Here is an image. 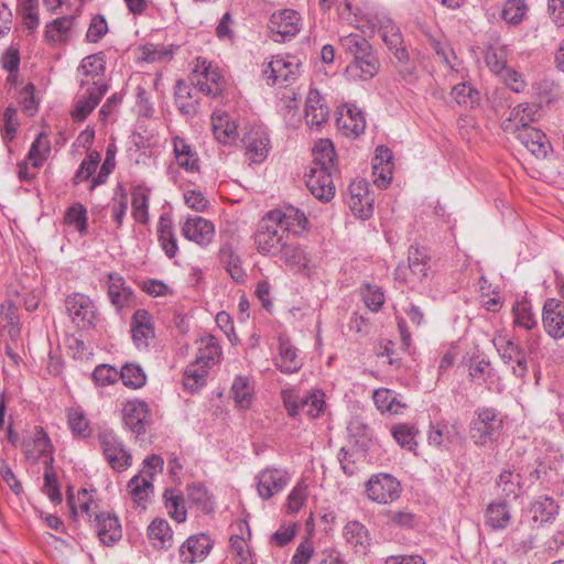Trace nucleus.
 I'll return each mask as SVG.
<instances>
[{
    "label": "nucleus",
    "instance_id": "obj_24",
    "mask_svg": "<svg viewBox=\"0 0 564 564\" xmlns=\"http://www.w3.org/2000/svg\"><path fill=\"white\" fill-rule=\"evenodd\" d=\"M213 546L214 541L207 534L192 535L181 545L180 560L183 564H194L197 561H203Z\"/></svg>",
    "mask_w": 564,
    "mask_h": 564
},
{
    "label": "nucleus",
    "instance_id": "obj_2",
    "mask_svg": "<svg viewBox=\"0 0 564 564\" xmlns=\"http://www.w3.org/2000/svg\"><path fill=\"white\" fill-rule=\"evenodd\" d=\"M194 88H197L202 94L210 98L221 96L226 80L217 66L205 57H197L191 74L188 75Z\"/></svg>",
    "mask_w": 564,
    "mask_h": 564
},
{
    "label": "nucleus",
    "instance_id": "obj_9",
    "mask_svg": "<svg viewBox=\"0 0 564 564\" xmlns=\"http://www.w3.org/2000/svg\"><path fill=\"white\" fill-rule=\"evenodd\" d=\"M105 73L106 56L104 52L86 56L77 67L79 88L83 90L85 87L100 88V86H108L105 80Z\"/></svg>",
    "mask_w": 564,
    "mask_h": 564
},
{
    "label": "nucleus",
    "instance_id": "obj_25",
    "mask_svg": "<svg viewBox=\"0 0 564 564\" xmlns=\"http://www.w3.org/2000/svg\"><path fill=\"white\" fill-rule=\"evenodd\" d=\"M214 234V224L200 216L188 217L182 226L184 238L202 247L213 241Z\"/></svg>",
    "mask_w": 564,
    "mask_h": 564
},
{
    "label": "nucleus",
    "instance_id": "obj_45",
    "mask_svg": "<svg viewBox=\"0 0 564 564\" xmlns=\"http://www.w3.org/2000/svg\"><path fill=\"white\" fill-rule=\"evenodd\" d=\"M163 499L169 516L178 523L184 522L187 511L183 494L173 488H167L163 494Z\"/></svg>",
    "mask_w": 564,
    "mask_h": 564
},
{
    "label": "nucleus",
    "instance_id": "obj_46",
    "mask_svg": "<svg viewBox=\"0 0 564 564\" xmlns=\"http://www.w3.org/2000/svg\"><path fill=\"white\" fill-rule=\"evenodd\" d=\"M529 11L525 0H506L502 4L500 18L510 26H518L523 22Z\"/></svg>",
    "mask_w": 564,
    "mask_h": 564
},
{
    "label": "nucleus",
    "instance_id": "obj_32",
    "mask_svg": "<svg viewBox=\"0 0 564 564\" xmlns=\"http://www.w3.org/2000/svg\"><path fill=\"white\" fill-rule=\"evenodd\" d=\"M392 151L386 145H379L376 149L373 159V174L378 175L375 178V184L380 188H387L392 178Z\"/></svg>",
    "mask_w": 564,
    "mask_h": 564
},
{
    "label": "nucleus",
    "instance_id": "obj_49",
    "mask_svg": "<svg viewBox=\"0 0 564 564\" xmlns=\"http://www.w3.org/2000/svg\"><path fill=\"white\" fill-rule=\"evenodd\" d=\"M313 164L311 167H325V170L337 171L335 167V149L329 140H319L313 149Z\"/></svg>",
    "mask_w": 564,
    "mask_h": 564
},
{
    "label": "nucleus",
    "instance_id": "obj_55",
    "mask_svg": "<svg viewBox=\"0 0 564 564\" xmlns=\"http://www.w3.org/2000/svg\"><path fill=\"white\" fill-rule=\"evenodd\" d=\"M391 434L395 442L404 449L413 452L417 445L416 436L419 431L414 425L401 423L392 426Z\"/></svg>",
    "mask_w": 564,
    "mask_h": 564
},
{
    "label": "nucleus",
    "instance_id": "obj_28",
    "mask_svg": "<svg viewBox=\"0 0 564 564\" xmlns=\"http://www.w3.org/2000/svg\"><path fill=\"white\" fill-rule=\"evenodd\" d=\"M257 489L262 499H270L282 491L288 484L286 473L276 468H267L257 476Z\"/></svg>",
    "mask_w": 564,
    "mask_h": 564
},
{
    "label": "nucleus",
    "instance_id": "obj_39",
    "mask_svg": "<svg viewBox=\"0 0 564 564\" xmlns=\"http://www.w3.org/2000/svg\"><path fill=\"white\" fill-rule=\"evenodd\" d=\"M558 505L550 496H540L536 498L530 508L532 520L539 522L541 525L552 523L558 514Z\"/></svg>",
    "mask_w": 564,
    "mask_h": 564
},
{
    "label": "nucleus",
    "instance_id": "obj_16",
    "mask_svg": "<svg viewBox=\"0 0 564 564\" xmlns=\"http://www.w3.org/2000/svg\"><path fill=\"white\" fill-rule=\"evenodd\" d=\"M217 257L221 267L232 281L237 284H243L246 282L247 271L242 265L241 257L232 239L221 240Z\"/></svg>",
    "mask_w": 564,
    "mask_h": 564
},
{
    "label": "nucleus",
    "instance_id": "obj_23",
    "mask_svg": "<svg viewBox=\"0 0 564 564\" xmlns=\"http://www.w3.org/2000/svg\"><path fill=\"white\" fill-rule=\"evenodd\" d=\"M329 118V108L317 89L308 90L305 101V121L311 129L319 130Z\"/></svg>",
    "mask_w": 564,
    "mask_h": 564
},
{
    "label": "nucleus",
    "instance_id": "obj_53",
    "mask_svg": "<svg viewBox=\"0 0 564 564\" xmlns=\"http://www.w3.org/2000/svg\"><path fill=\"white\" fill-rule=\"evenodd\" d=\"M119 379L129 389H140L147 382V375L143 368L137 362H127L119 370Z\"/></svg>",
    "mask_w": 564,
    "mask_h": 564
},
{
    "label": "nucleus",
    "instance_id": "obj_19",
    "mask_svg": "<svg viewBox=\"0 0 564 564\" xmlns=\"http://www.w3.org/2000/svg\"><path fill=\"white\" fill-rule=\"evenodd\" d=\"M336 171L325 170V167H311L305 174L306 186L310 192L321 202H329L335 195L333 184V174Z\"/></svg>",
    "mask_w": 564,
    "mask_h": 564
},
{
    "label": "nucleus",
    "instance_id": "obj_54",
    "mask_svg": "<svg viewBox=\"0 0 564 564\" xmlns=\"http://www.w3.org/2000/svg\"><path fill=\"white\" fill-rule=\"evenodd\" d=\"M50 153V140L44 132H41L31 144L28 153V160L31 162L32 167L37 169L43 165Z\"/></svg>",
    "mask_w": 564,
    "mask_h": 564
},
{
    "label": "nucleus",
    "instance_id": "obj_36",
    "mask_svg": "<svg viewBox=\"0 0 564 564\" xmlns=\"http://www.w3.org/2000/svg\"><path fill=\"white\" fill-rule=\"evenodd\" d=\"M275 365L283 373L297 372L302 367L297 349L288 337H279V359Z\"/></svg>",
    "mask_w": 564,
    "mask_h": 564
},
{
    "label": "nucleus",
    "instance_id": "obj_47",
    "mask_svg": "<svg viewBox=\"0 0 564 564\" xmlns=\"http://www.w3.org/2000/svg\"><path fill=\"white\" fill-rule=\"evenodd\" d=\"M209 368L210 367L202 362H197V360L189 364L183 376L184 387L191 392H194L205 386Z\"/></svg>",
    "mask_w": 564,
    "mask_h": 564
},
{
    "label": "nucleus",
    "instance_id": "obj_61",
    "mask_svg": "<svg viewBox=\"0 0 564 564\" xmlns=\"http://www.w3.org/2000/svg\"><path fill=\"white\" fill-rule=\"evenodd\" d=\"M128 209V195L124 188L119 185L115 192V196L111 203V217L116 224V228H121L123 218Z\"/></svg>",
    "mask_w": 564,
    "mask_h": 564
},
{
    "label": "nucleus",
    "instance_id": "obj_60",
    "mask_svg": "<svg viewBox=\"0 0 564 564\" xmlns=\"http://www.w3.org/2000/svg\"><path fill=\"white\" fill-rule=\"evenodd\" d=\"M452 97L460 106L473 108L479 102V91L468 83H459L452 88Z\"/></svg>",
    "mask_w": 564,
    "mask_h": 564
},
{
    "label": "nucleus",
    "instance_id": "obj_51",
    "mask_svg": "<svg viewBox=\"0 0 564 564\" xmlns=\"http://www.w3.org/2000/svg\"><path fill=\"white\" fill-rule=\"evenodd\" d=\"M231 394L239 409H249L253 400V388L249 378L237 376L231 386Z\"/></svg>",
    "mask_w": 564,
    "mask_h": 564
},
{
    "label": "nucleus",
    "instance_id": "obj_62",
    "mask_svg": "<svg viewBox=\"0 0 564 564\" xmlns=\"http://www.w3.org/2000/svg\"><path fill=\"white\" fill-rule=\"evenodd\" d=\"M512 312L514 315V324L523 327L524 329H532L536 325V319L531 311V304L528 301L517 302Z\"/></svg>",
    "mask_w": 564,
    "mask_h": 564
},
{
    "label": "nucleus",
    "instance_id": "obj_63",
    "mask_svg": "<svg viewBox=\"0 0 564 564\" xmlns=\"http://www.w3.org/2000/svg\"><path fill=\"white\" fill-rule=\"evenodd\" d=\"M325 394L316 390L311 394L302 398V411L305 412L310 417H318L325 409Z\"/></svg>",
    "mask_w": 564,
    "mask_h": 564
},
{
    "label": "nucleus",
    "instance_id": "obj_52",
    "mask_svg": "<svg viewBox=\"0 0 564 564\" xmlns=\"http://www.w3.org/2000/svg\"><path fill=\"white\" fill-rule=\"evenodd\" d=\"M187 498L192 505L204 513H210L214 511L215 502L213 496L203 484L188 485Z\"/></svg>",
    "mask_w": 564,
    "mask_h": 564
},
{
    "label": "nucleus",
    "instance_id": "obj_4",
    "mask_svg": "<svg viewBox=\"0 0 564 564\" xmlns=\"http://www.w3.org/2000/svg\"><path fill=\"white\" fill-rule=\"evenodd\" d=\"M470 423V437L477 445L494 442L502 429V419L494 408H480Z\"/></svg>",
    "mask_w": 564,
    "mask_h": 564
},
{
    "label": "nucleus",
    "instance_id": "obj_20",
    "mask_svg": "<svg viewBox=\"0 0 564 564\" xmlns=\"http://www.w3.org/2000/svg\"><path fill=\"white\" fill-rule=\"evenodd\" d=\"M108 89L109 86H100V88L85 87L83 90L79 88L75 99L74 109L70 112L74 121H84L98 106Z\"/></svg>",
    "mask_w": 564,
    "mask_h": 564
},
{
    "label": "nucleus",
    "instance_id": "obj_58",
    "mask_svg": "<svg viewBox=\"0 0 564 564\" xmlns=\"http://www.w3.org/2000/svg\"><path fill=\"white\" fill-rule=\"evenodd\" d=\"M18 13L30 32H34L40 24L39 0H18Z\"/></svg>",
    "mask_w": 564,
    "mask_h": 564
},
{
    "label": "nucleus",
    "instance_id": "obj_33",
    "mask_svg": "<svg viewBox=\"0 0 564 564\" xmlns=\"http://www.w3.org/2000/svg\"><path fill=\"white\" fill-rule=\"evenodd\" d=\"M212 126L215 138L224 145L236 142L238 138V124L231 120L227 112H214Z\"/></svg>",
    "mask_w": 564,
    "mask_h": 564
},
{
    "label": "nucleus",
    "instance_id": "obj_48",
    "mask_svg": "<svg viewBox=\"0 0 564 564\" xmlns=\"http://www.w3.org/2000/svg\"><path fill=\"white\" fill-rule=\"evenodd\" d=\"M221 348L215 336H207L200 339L195 360L208 367L214 366L220 360Z\"/></svg>",
    "mask_w": 564,
    "mask_h": 564
},
{
    "label": "nucleus",
    "instance_id": "obj_10",
    "mask_svg": "<svg viewBox=\"0 0 564 564\" xmlns=\"http://www.w3.org/2000/svg\"><path fill=\"white\" fill-rule=\"evenodd\" d=\"M245 155L252 164L262 163L270 150V139L267 130L260 126H252L246 130L241 138Z\"/></svg>",
    "mask_w": 564,
    "mask_h": 564
},
{
    "label": "nucleus",
    "instance_id": "obj_18",
    "mask_svg": "<svg viewBox=\"0 0 564 564\" xmlns=\"http://www.w3.org/2000/svg\"><path fill=\"white\" fill-rule=\"evenodd\" d=\"M269 28L281 35V40L288 41L294 37L302 29L301 14L293 9H283L271 14Z\"/></svg>",
    "mask_w": 564,
    "mask_h": 564
},
{
    "label": "nucleus",
    "instance_id": "obj_34",
    "mask_svg": "<svg viewBox=\"0 0 564 564\" xmlns=\"http://www.w3.org/2000/svg\"><path fill=\"white\" fill-rule=\"evenodd\" d=\"M158 240L169 259H173L178 253L177 239L173 229V220L169 214H162L158 223Z\"/></svg>",
    "mask_w": 564,
    "mask_h": 564
},
{
    "label": "nucleus",
    "instance_id": "obj_21",
    "mask_svg": "<svg viewBox=\"0 0 564 564\" xmlns=\"http://www.w3.org/2000/svg\"><path fill=\"white\" fill-rule=\"evenodd\" d=\"M379 34L397 62L408 61V47L404 44L403 34L390 18L380 20Z\"/></svg>",
    "mask_w": 564,
    "mask_h": 564
},
{
    "label": "nucleus",
    "instance_id": "obj_26",
    "mask_svg": "<svg viewBox=\"0 0 564 564\" xmlns=\"http://www.w3.org/2000/svg\"><path fill=\"white\" fill-rule=\"evenodd\" d=\"M516 138L538 159H543L547 155L551 143L546 134L536 128L524 127L517 129Z\"/></svg>",
    "mask_w": 564,
    "mask_h": 564
},
{
    "label": "nucleus",
    "instance_id": "obj_42",
    "mask_svg": "<svg viewBox=\"0 0 564 564\" xmlns=\"http://www.w3.org/2000/svg\"><path fill=\"white\" fill-rule=\"evenodd\" d=\"M148 538L155 549L171 547L173 532L169 522L164 519H154L148 527Z\"/></svg>",
    "mask_w": 564,
    "mask_h": 564
},
{
    "label": "nucleus",
    "instance_id": "obj_56",
    "mask_svg": "<svg viewBox=\"0 0 564 564\" xmlns=\"http://www.w3.org/2000/svg\"><path fill=\"white\" fill-rule=\"evenodd\" d=\"M522 469L514 473L511 469H503L498 478L497 485L501 487L506 497L518 498L522 489Z\"/></svg>",
    "mask_w": 564,
    "mask_h": 564
},
{
    "label": "nucleus",
    "instance_id": "obj_30",
    "mask_svg": "<svg viewBox=\"0 0 564 564\" xmlns=\"http://www.w3.org/2000/svg\"><path fill=\"white\" fill-rule=\"evenodd\" d=\"M95 529L105 545H112L122 536V530L117 517L108 512H100L95 516Z\"/></svg>",
    "mask_w": 564,
    "mask_h": 564
},
{
    "label": "nucleus",
    "instance_id": "obj_40",
    "mask_svg": "<svg viewBox=\"0 0 564 564\" xmlns=\"http://www.w3.org/2000/svg\"><path fill=\"white\" fill-rule=\"evenodd\" d=\"M511 521L508 503L505 501L491 502L485 510V524L494 531L506 529Z\"/></svg>",
    "mask_w": 564,
    "mask_h": 564
},
{
    "label": "nucleus",
    "instance_id": "obj_50",
    "mask_svg": "<svg viewBox=\"0 0 564 564\" xmlns=\"http://www.w3.org/2000/svg\"><path fill=\"white\" fill-rule=\"evenodd\" d=\"M510 50L506 45H489L485 51V62L489 69L500 75L508 68Z\"/></svg>",
    "mask_w": 564,
    "mask_h": 564
},
{
    "label": "nucleus",
    "instance_id": "obj_15",
    "mask_svg": "<svg viewBox=\"0 0 564 564\" xmlns=\"http://www.w3.org/2000/svg\"><path fill=\"white\" fill-rule=\"evenodd\" d=\"M268 214L269 220L273 219L289 238L291 235H300L306 230L308 225L305 214L293 206L272 209Z\"/></svg>",
    "mask_w": 564,
    "mask_h": 564
},
{
    "label": "nucleus",
    "instance_id": "obj_37",
    "mask_svg": "<svg viewBox=\"0 0 564 564\" xmlns=\"http://www.w3.org/2000/svg\"><path fill=\"white\" fill-rule=\"evenodd\" d=\"M344 538L355 553L367 554L370 546L368 529L359 521H349L344 527Z\"/></svg>",
    "mask_w": 564,
    "mask_h": 564
},
{
    "label": "nucleus",
    "instance_id": "obj_31",
    "mask_svg": "<svg viewBox=\"0 0 564 564\" xmlns=\"http://www.w3.org/2000/svg\"><path fill=\"white\" fill-rule=\"evenodd\" d=\"M173 153L180 167L189 173L200 171L199 156L186 139L175 135L172 139Z\"/></svg>",
    "mask_w": 564,
    "mask_h": 564
},
{
    "label": "nucleus",
    "instance_id": "obj_27",
    "mask_svg": "<svg viewBox=\"0 0 564 564\" xmlns=\"http://www.w3.org/2000/svg\"><path fill=\"white\" fill-rule=\"evenodd\" d=\"M107 295L110 303L118 310L129 307L134 300V293L124 279L117 272L108 274Z\"/></svg>",
    "mask_w": 564,
    "mask_h": 564
},
{
    "label": "nucleus",
    "instance_id": "obj_1",
    "mask_svg": "<svg viewBox=\"0 0 564 564\" xmlns=\"http://www.w3.org/2000/svg\"><path fill=\"white\" fill-rule=\"evenodd\" d=\"M340 45L352 61L346 66L345 73L352 80H369L380 69V61L372 45L360 34L351 33L340 37Z\"/></svg>",
    "mask_w": 564,
    "mask_h": 564
},
{
    "label": "nucleus",
    "instance_id": "obj_43",
    "mask_svg": "<svg viewBox=\"0 0 564 564\" xmlns=\"http://www.w3.org/2000/svg\"><path fill=\"white\" fill-rule=\"evenodd\" d=\"M132 217L139 224L149 223L150 189L143 186H135L131 192Z\"/></svg>",
    "mask_w": 564,
    "mask_h": 564
},
{
    "label": "nucleus",
    "instance_id": "obj_59",
    "mask_svg": "<svg viewBox=\"0 0 564 564\" xmlns=\"http://www.w3.org/2000/svg\"><path fill=\"white\" fill-rule=\"evenodd\" d=\"M458 436V429L455 424L448 425L447 423H437L431 427L429 433V443L435 446L444 445L445 443H453Z\"/></svg>",
    "mask_w": 564,
    "mask_h": 564
},
{
    "label": "nucleus",
    "instance_id": "obj_22",
    "mask_svg": "<svg viewBox=\"0 0 564 564\" xmlns=\"http://www.w3.org/2000/svg\"><path fill=\"white\" fill-rule=\"evenodd\" d=\"M200 91L197 88H194L189 78L178 79L174 87V100L178 111L193 118L197 115L199 108V97L198 94Z\"/></svg>",
    "mask_w": 564,
    "mask_h": 564
},
{
    "label": "nucleus",
    "instance_id": "obj_41",
    "mask_svg": "<svg viewBox=\"0 0 564 564\" xmlns=\"http://www.w3.org/2000/svg\"><path fill=\"white\" fill-rule=\"evenodd\" d=\"M128 489L135 508L144 510L150 495L153 492V484L143 475H135L128 481Z\"/></svg>",
    "mask_w": 564,
    "mask_h": 564
},
{
    "label": "nucleus",
    "instance_id": "obj_29",
    "mask_svg": "<svg viewBox=\"0 0 564 564\" xmlns=\"http://www.w3.org/2000/svg\"><path fill=\"white\" fill-rule=\"evenodd\" d=\"M543 325L553 338L564 337V304L549 299L543 306Z\"/></svg>",
    "mask_w": 564,
    "mask_h": 564
},
{
    "label": "nucleus",
    "instance_id": "obj_3",
    "mask_svg": "<svg viewBox=\"0 0 564 564\" xmlns=\"http://www.w3.org/2000/svg\"><path fill=\"white\" fill-rule=\"evenodd\" d=\"M97 438L106 462L115 471L122 473L132 465L130 451L112 431H101Z\"/></svg>",
    "mask_w": 564,
    "mask_h": 564
},
{
    "label": "nucleus",
    "instance_id": "obj_11",
    "mask_svg": "<svg viewBox=\"0 0 564 564\" xmlns=\"http://www.w3.org/2000/svg\"><path fill=\"white\" fill-rule=\"evenodd\" d=\"M373 194L366 180H356L348 187L347 204L352 214L360 219H369L373 214Z\"/></svg>",
    "mask_w": 564,
    "mask_h": 564
},
{
    "label": "nucleus",
    "instance_id": "obj_5",
    "mask_svg": "<svg viewBox=\"0 0 564 564\" xmlns=\"http://www.w3.org/2000/svg\"><path fill=\"white\" fill-rule=\"evenodd\" d=\"M494 345L505 364L512 365V373L518 378H524L529 371L528 354L533 350V344L528 345V349L522 348L511 338L505 335H498L494 338Z\"/></svg>",
    "mask_w": 564,
    "mask_h": 564
},
{
    "label": "nucleus",
    "instance_id": "obj_13",
    "mask_svg": "<svg viewBox=\"0 0 564 564\" xmlns=\"http://www.w3.org/2000/svg\"><path fill=\"white\" fill-rule=\"evenodd\" d=\"M65 307L73 323L82 328H90L96 319V307L89 296L73 293L65 300Z\"/></svg>",
    "mask_w": 564,
    "mask_h": 564
},
{
    "label": "nucleus",
    "instance_id": "obj_8",
    "mask_svg": "<svg viewBox=\"0 0 564 564\" xmlns=\"http://www.w3.org/2000/svg\"><path fill=\"white\" fill-rule=\"evenodd\" d=\"M400 481L390 474L372 475L366 482L367 497L377 503L387 505L395 501L401 495Z\"/></svg>",
    "mask_w": 564,
    "mask_h": 564
},
{
    "label": "nucleus",
    "instance_id": "obj_14",
    "mask_svg": "<svg viewBox=\"0 0 564 564\" xmlns=\"http://www.w3.org/2000/svg\"><path fill=\"white\" fill-rule=\"evenodd\" d=\"M130 332L137 349L147 350L150 347V341L155 338L152 315L144 308L137 310L131 316Z\"/></svg>",
    "mask_w": 564,
    "mask_h": 564
},
{
    "label": "nucleus",
    "instance_id": "obj_57",
    "mask_svg": "<svg viewBox=\"0 0 564 564\" xmlns=\"http://www.w3.org/2000/svg\"><path fill=\"white\" fill-rule=\"evenodd\" d=\"M44 463V492L53 503L62 502V494L57 482L56 473L54 471V457L45 459Z\"/></svg>",
    "mask_w": 564,
    "mask_h": 564
},
{
    "label": "nucleus",
    "instance_id": "obj_38",
    "mask_svg": "<svg viewBox=\"0 0 564 564\" xmlns=\"http://www.w3.org/2000/svg\"><path fill=\"white\" fill-rule=\"evenodd\" d=\"M430 254L424 247L411 246L408 251V262L413 280L422 282L431 270Z\"/></svg>",
    "mask_w": 564,
    "mask_h": 564
},
{
    "label": "nucleus",
    "instance_id": "obj_44",
    "mask_svg": "<svg viewBox=\"0 0 564 564\" xmlns=\"http://www.w3.org/2000/svg\"><path fill=\"white\" fill-rule=\"evenodd\" d=\"M538 111L539 107L535 104L518 105L512 109L510 118L508 119V123H506L505 126V129L511 130L512 124L514 126V131L520 128L531 127L530 123L535 120Z\"/></svg>",
    "mask_w": 564,
    "mask_h": 564
},
{
    "label": "nucleus",
    "instance_id": "obj_12",
    "mask_svg": "<svg viewBox=\"0 0 564 564\" xmlns=\"http://www.w3.org/2000/svg\"><path fill=\"white\" fill-rule=\"evenodd\" d=\"M122 422L126 429L137 436L144 435L151 422V411L148 403L140 399L128 400L122 406Z\"/></svg>",
    "mask_w": 564,
    "mask_h": 564
},
{
    "label": "nucleus",
    "instance_id": "obj_7",
    "mask_svg": "<svg viewBox=\"0 0 564 564\" xmlns=\"http://www.w3.org/2000/svg\"><path fill=\"white\" fill-rule=\"evenodd\" d=\"M288 238L289 236L279 228L273 219L269 220V214L267 213L259 224L254 241L260 253L276 257Z\"/></svg>",
    "mask_w": 564,
    "mask_h": 564
},
{
    "label": "nucleus",
    "instance_id": "obj_35",
    "mask_svg": "<svg viewBox=\"0 0 564 564\" xmlns=\"http://www.w3.org/2000/svg\"><path fill=\"white\" fill-rule=\"evenodd\" d=\"M74 25V15H64L51 21L45 25L44 41L48 44L67 42L70 39Z\"/></svg>",
    "mask_w": 564,
    "mask_h": 564
},
{
    "label": "nucleus",
    "instance_id": "obj_17",
    "mask_svg": "<svg viewBox=\"0 0 564 564\" xmlns=\"http://www.w3.org/2000/svg\"><path fill=\"white\" fill-rule=\"evenodd\" d=\"M26 459L37 463L41 458L54 457V446L47 433L41 426H35L32 434L21 443Z\"/></svg>",
    "mask_w": 564,
    "mask_h": 564
},
{
    "label": "nucleus",
    "instance_id": "obj_6",
    "mask_svg": "<svg viewBox=\"0 0 564 564\" xmlns=\"http://www.w3.org/2000/svg\"><path fill=\"white\" fill-rule=\"evenodd\" d=\"M301 64L293 55L273 56L263 69V77L269 86H286L293 83L300 74Z\"/></svg>",
    "mask_w": 564,
    "mask_h": 564
},
{
    "label": "nucleus",
    "instance_id": "obj_64",
    "mask_svg": "<svg viewBox=\"0 0 564 564\" xmlns=\"http://www.w3.org/2000/svg\"><path fill=\"white\" fill-rule=\"evenodd\" d=\"M119 370L116 367L101 364L95 367L91 372V379L99 387L115 384L119 380Z\"/></svg>",
    "mask_w": 564,
    "mask_h": 564
}]
</instances>
